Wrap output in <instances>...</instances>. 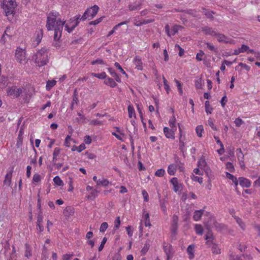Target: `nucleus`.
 <instances>
[{"label": "nucleus", "mask_w": 260, "mask_h": 260, "mask_svg": "<svg viewBox=\"0 0 260 260\" xmlns=\"http://www.w3.org/2000/svg\"><path fill=\"white\" fill-rule=\"evenodd\" d=\"M108 71L116 82H121V79L120 76L116 73L114 70L111 68H108Z\"/></svg>", "instance_id": "obj_26"}, {"label": "nucleus", "mask_w": 260, "mask_h": 260, "mask_svg": "<svg viewBox=\"0 0 260 260\" xmlns=\"http://www.w3.org/2000/svg\"><path fill=\"white\" fill-rule=\"evenodd\" d=\"M72 102L74 103L76 105H77L79 103V100L78 98V94L77 93V89H75L74 94L73 95V101Z\"/></svg>", "instance_id": "obj_55"}, {"label": "nucleus", "mask_w": 260, "mask_h": 260, "mask_svg": "<svg viewBox=\"0 0 260 260\" xmlns=\"http://www.w3.org/2000/svg\"><path fill=\"white\" fill-rule=\"evenodd\" d=\"M89 123L92 125H101L103 124V122L98 119H93L90 121Z\"/></svg>", "instance_id": "obj_57"}, {"label": "nucleus", "mask_w": 260, "mask_h": 260, "mask_svg": "<svg viewBox=\"0 0 260 260\" xmlns=\"http://www.w3.org/2000/svg\"><path fill=\"white\" fill-rule=\"evenodd\" d=\"M72 140L71 136L68 135L64 140V146L66 147H70L71 145V141Z\"/></svg>", "instance_id": "obj_48"}, {"label": "nucleus", "mask_w": 260, "mask_h": 260, "mask_svg": "<svg viewBox=\"0 0 260 260\" xmlns=\"http://www.w3.org/2000/svg\"><path fill=\"white\" fill-rule=\"evenodd\" d=\"M202 31L207 35H210L215 37L216 35V31L215 29L208 26H205L202 28Z\"/></svg>", "instance_id": "obj_20"}, {"label": "nucleus", "mask_w": 260, "mask_h": 260, "mask_svg": "<svg viewBox=\"0 0 260 260\" xmlns=\"http://www.w3.org/2000/svg\"><path fill=\"white\" fill-rule=\"evenodd\" d=\"M108 224L107 222H104L101 224V225L100 226V231L102 233H104L106 231V230H107V229L108 228Z\"/></svg>", "instance_id": "obj_51"}, {"label": "nucleus", "mask_w": 260, "mask_h": 260, "mask_svg": "<svg viewBox=\"0 0 260 260\" xmlns=\"http://www.w3.org/2000/svg\"><path fill=\"white\" fill-rule=\"evenodd\" d=\"M203 10L204 14L208 18L211 19V20L213 19L214 17L213 15L214 14V13L213 11H209L205 8H203Z\"/></svg>", "instance_id": "obj_35"}, {"label": "nucleus", "mask_w": 260, "mask_h": 260, "mask_svg": "<svg viewBox=\"0 0 260 260\" xmlns=\"http://www.w3.org/2000/svg\"><path fill=\"white\" fill-rule=\"evenodd\" d=\"M226 177L230 180H231L234 183L236 187H237L238 185V181L237 178L234 176L233 175L230 174L229 172L226 173Z\"/></svg>", "instance_id": "obj_33"}, {"label": "nucleus", "mask_w": 260, "mask_h": 260, "mask_svg": "<svg viewBox=\"0 0 260 260\" xmlns=\"http://www.w3.org/2000/svg\"><path fill=\"white\" fill-rule=\"evenodd\" d=\"M127 111H128V117L129 118H134L135 119H136L137 117H136L135 110V109H134L133 106L132 104H129L128 106Z\"/></svg>", "instance_id": "obj_23"}, {"label": "nucleus", "mask_w": 260, "mask_h": 260, "mask_svg": "<svg viewBox=\"0 0 260 260\" xmlns=\"http://www.w3.org/2000/svg\"><path fill=\"white\" fill-rule=\"evenodd\" d=\"M43 37V31L39 30L35 34V37L32 41V45L34 47H37L41 42Z\"/></svg>", "instance_id": "obj_14"}, {"label": "nucleus", "mask_w": 260, "mask_h": 260, "mask_svg": "<svg viewBox=\"0 0 260 260\" xmlns=\"http://www.w3.org/2000/svg\"><path fill=\"white\" fill-rule=\"evenodd\" d=\"M163 132L165 137L168 139L174 140L175 139V132L176 131L168 127L165 126L164 127Z\"/></svg>", "instance_id": "obj_13"}, {"label": "nucleus", "mask_w": 260, "mask_h": 260, "mask_svg": "<svg viewBox=\"0 0 260 260\" xmlns=\"http://www.w3.org/2000/svg\"><path fill=\"white\" fill-rule=\"evenodd\" d=\"M75 213V209L72 206L67 207L63 211V214L67 219L73 216Z\"/></svg>", "instance_id": "obj_18"}, {"label": "nucleus", "mask_w": 260, "mask_h": 260, "mask_svg": "<svg viewBox=\"0 0 260 260\" xmlns=\"http://www.w3.org/2000/svg\"><path fill=\"white\" fill-rule=\"evenodd\" d=\"M238 181V184L242 187L249 188L251 185V181L244 177H239Z\"/></svg>", "instance_id": "obj_17"}, {"label": "nucleus", "mask_w": 260, "mask_h": 260, "mask_svg": "<svg viewBox=\"0 0 260 260\" xmlns=\"http://www.w3.org/2000/svg\"><path fill=\"white\" fill-rule=\"evenodd\" d=\"M178 219V215L175 214L173 215L170 227L172 236H175L177 234Z\"/></svg>", "instance_id": "obj_9"}, {"label": "nucleus", "mask_w": 260, "mask_h": 260, "mask_svg": "<svg viewBox=\"0 0 260 260\" xmlns=\"http://www.w3.org/2000/svg\"><path fill=\"white\" fill-rule=\"evenodd\" d=\"M99 191L96 189H93L90 191V194L87 197L89 199H94L98 196Z\"/></svg>", "instance_id": "obj_43"}, {"label": "nucleus", "mask_w": 260, "mask_h": 260, "mask_svg": "<svg viewBox=\"0 0 260 260\" xmlns=\"http://www.w3.org/2000/svg\"><path fill=\"white\" fill-rule=\"evenodd\" d=\"M53 180L55 185L59 186L63 185V182L59 176H55Z\"/></svg>", "instance_id": "obj_42"}, {"label": "nucleus", "mask_w": 260, "mask_h": 260, "mask_svg": "<svg viewBox=\"0 0 260 260\" xmlns=\"http://www.w3.org/2000/svg\"><path fill=\"white\" fill-rule=\"evenodd\" d=\"M206 45L207 48L211 51H214L215 52H217V48H216L212 43L207 42L206 43Z\"/></svg>", "instance_id": "obj_56"}, {"label": "nucleus", "mask_w": 260, "mask_h": 260, "mask_svg": "<svg viewBox=\"0 0 260 260\" xmlns=\"http://www.w3.org/2000/svg\"><path fill=\"white\" fill-rule=\"evenodd\" d=\"M25 256L27 258L30 257L32 255L31 254V249L29 245L28 244L26 243L25 245Z\"/></svg>", "instance_id": "obj_38"}, {"label": "nucleus", "mask_w": 260, "mask_h": 260, "mask_svg": "<svg viewBox=\"0 0 260 260\" xmlns=\"http://www.w3.org/2000/svg\"><path fill=\"white\" fill-rule=\"evenodd\" d=\"M95 64H106V62L101 58H97L95 60H93L91 61V64L94 65Z\"/></svg>", "instance_id": "obj_54"}, {"label": "nucleus", "mask_w": 260, "mask_h": 260, "mask_svg": "<svg viewBox=\"0 0 260 260\" xmlns=\"http://www.w3.org/2000/svg\"><path fill=\"white\" fill-rule=\"evenodd\" d=\"M210 247L211 248L212 252L213 253L215 254H219L221 253V250L217 244H213V245Z\"/></svg>", "instance_id": "obj_34"}, {"label": "nucleus", "mask_w": 260, "mask_h": 260, "mask_svg": "<svg viewBox=\"0 0 260 260\" xmlns=\"http://www.w3.org/2000/svg\"><path fill=\"white\" fill-rule=\"evenodd\" d=\"M178 127L179 131V149L182 151L183 152L185 150V141L186 140L185 135L183 134L182 129L180 127V123H178Z\"/></svg>", "instance_id": "obj_11"}, {"label": "nucleus", "mask_w": 260, "mask_h": 260, "mask_svg": "<svg viewBox=\"0 0 260 260\" xmlns=\"http://www.w3.org/2000/svg\"><path fill=\"white\" fill-rule=\"evenodd\" d=\"M234 218L235 219V220H236V222H237V223L241 227V228L242 230H245V224L243 222L242 220L240 218H239V217H238L237 216H235Z\"/></svg>", "instance_id": "obj_45"}, {"label": "nucleus", "mask_w": 260, "mask_h": 260, "mask_svg": "<svg viewBox=\"0 0 260 260\" xmlns=\"http://www.w3.org/2000/svg\"><path fill=\"white\" fill-rule=\"evenodd\" d=\"M198 11L195 10H188L186 11V13L188 15H190L193 17H197L198 16Z\"/></svg>", "instance_id": "obj_60"}, {"label": "nucleus", "mask_w": 260, "mask_h": 260, "mask_svg": "<svg viewBox=\"0 0 260 260\" xmlns=\"http://www.w3.org/2000/svg\"><path fill=\"white\" fill-rule=\"evenodd\" d=\"M203 131H204V128H203V125H199L196 127V132L197 133V136L201 138L202 137V133L203 132Z\"/></svg>", "instance_id": "obj_41"}, {"label": "nucleus", "mask_w": 260, "mask_h": 260, "mask_svg": "<svg viewBox=\"0 0 260 260\" xmlns=\"http://www.w3.org/2000/svg\"><path fill=\"white\" fill-rule=\"evenodd\" d=\"M166 171L163 169H158L155 173V175L158 177H161L164 176Z\"/></svg>", "instance_id": "obj_49"}, {"label": "nucleus", "mask_w": 260, "mask_h": 260, "mask_svg": "<svg viewBox=\"0 0 260 260\" xmlns=\"http://www.w3.org/2000/svg\"><path fill=\"white\" fill-rule=\"evenodd\" d=\"M109 181L107 179L103 178L102 179H99L97 181V185H102L103 186H107L109 185Z\"/></svg>", "instance_id": "obj_39"}, {"label": "nucleus", "mask_w": 260, "mask_h": 260, "mask_svg": "<svg viewBox=\"0 0 260 260\" xmlns=\"http://www.w3.org/2000/svg\"><path fill=\"white\" fill-rule=\"evenodd\" d=\"M80 18V16L78 15L76 16L74 18L70 19L65 25L66 30L69 33L71 32L79 24Z\"/></svg>", "instance_id": "obj_5"}, {"label": "nucleus", "mask_w": 260, "mask_h": 260, "mask_svg": "<svg viewBox=\"0 0 260 260\" xmlns=\"http://www.w3.org/2000/svg\"><path fill=\"white\" fill-rule=\"evenodd\" d=\"M32 59L37 67L45 66L49 62V50L46 47L38 50L33 55Z\"/></svg>", "instance_id": "obj_2"}, {"label": "nucleus", "mask_w": 260, "mask_h": 260, "mask_svg": "<svg viewBox=\"0 0 260 260\" xmlns=\"http://www.w3.org/2000/svg\"><path fill=\"white\" fill-rule=\"evenodd\" d=\"M150 245L148 243H146L144 246L141 250V253L142 255H144L149 250Z\"/></svg>", "instance_id": "obj_47"}, {"label": "nucleus", "mask_w": 260, "mask_h": 260, "mask_svg": "<svg viewBox=\"0 0 260 260\" xmlns=\"http://www.w3.org/2000/svg\"><path fill=\"white\" fill-rule=\"evenodd\" d=\"M187 252L188 255V257L190 259H192L194 257V245H190L187 248Z\"/></svg>", "instance_id": "obj_29"}, {"label": "nucleus", "mask_w": 260, "mask_h": 260, "mask_svg": "<svg viewBox=\"0 0 260 260\" xmlns=\"http://www.w3.org/2000/svg\"><path fill=\"white\" fill-rule=\"evenodd\" d=\"M60 14L55 11H52L48 13L47 17L46 27L48 31L54 30V39L59 40L65 24V21H62L59 18Z\"/></svg>", "instance_id": "obj_1"}, {"label": "nucleus", "mask_w": 260, "mask_h": 260, "mask_svg": "<svg viewBox=\"0 0 260 260\" xmlns=\"http://www.w3.org/2000/svg\"><path fill=\"white\" fill-rule=\"evenodd\" d=\"M1 6L6 15L8 16L15 13L17 4L15 0H2Z\"/></svg>", "instance_id": "obj_3"}, {"label": "nucleus", "mask_w": 260, "mask_h": 260, "mask_svg": "<svg viewBox=\"0 0 260 260\" xmlns=\"http://www.w3.org/2000/svg\"><path fill=\"white\" fill-rule=\"evenodd\" d=\"M205 53L203 51L200 50V51L197 54L196 58L198 61H202L203 58V56L204 55Z\"/></svg>", "instance_id": "obj_53"}, {"label": "nucleus", "mask_w": 260, "mask_h": 260, "mask_svg": "<svg viewBox=\"0 0 260 260\" xmlns=\"http://www.w3.org/2000/svg\"><path fill=\"white\" fill-rule=\"evenodd\" d=\"M56 81L54 80H49L46 83V89L47 90H50L52 87L55 85Z\"/></svg>", "instance_id": "obj_36"}, {"label": "nucleus", "mask_w": 260, "mask_h": 260, "mask_svg": "<svg viewBox=\"0 0 260 260\" xmlns=\"http://www.w3.org/2000/svg\"><path fill=\"white\" fill-rule=\"evenodd\" d=\"M135 65V69L138 70L142 71L143 69V62L141 57L139 55H136L133 59V61Z\"/></svg>", "instance_id": "obj_15"}, {"label": "nucleus", "mask_w": 260, "mask_h": 260, "mask_svg": "<svg viewBox=\"0 0 260 260\" xmlns=\"http://www.w3.org/2000/svg\"><path fill=\"white\" fill-rule=\"evenodd\" d=\"M107 241V238L104 237L103 239V240L101 243V244H100V246L99 247V251H101L103 249L105 244L106 243Z\"/></svg>", "instance_id": "obj_62"}, {"label": "nucleus", "mask_w": 260, "mask_h": 260, "mask_svg": "<svg viewBox=\"0 0 260 260\" xmlns=\"http://www.w3.org/2000/svg\"><path fill=\"white\" fill-rule=\"evenodd\" d=\"M121 256L119 252L115 253L112 256L111 260H121Z\"/></svg>", "instance_id": "obj_64"}, {"label": "nucleus", "mask_w": 260, "mask_h": 260, "mask_svg": "<svg viewBox=\"0 0 260 260\" xmlns=\"http://www.w3.org/2000/svg\"><path fill=\"white\" fill-rule=\"evenodd\" d=\"M104 83L112 88H114L117 85L116 82L110 77H106L104 81Z\"/></svg>", "instance_id": "obj_24"}, {"label": "nucleus", "mask_w": 260, "mask_h": 260, "mask_svg": "<svg viewBox=\"0 0 260 260\" xmlns=\"http://www.w3.org/2000/svg\"><path fill=\"white\" fill-rule=\"evenodd\" d=\"M204 210L203 209L200 210H196L194 212L193 219L194 221H199L201 219L202 215H203Z\"/></svg>", "instance_id": "obj_25"}, {"label": "nucleus", "mask_w": 260, "mask_h": 260, "mask_svg": "<svg viewBox=\"0 0 260 260\" xmlns=\"http://www.w3.org/2000/svg\"><path fill=\"white\" fill-rule=\"evenodd\" d=\"M208 124L213 129L216 130V127L215 126L214 120L212 118H210L208 120Z\"/></svg>", "instance_id": "obj_63"}, {"label": "nucleus", "mask_w": 260, "mask_h": 260, "mask_svg": "<svg viewBox=\"0 0 260 260\" xmlns=\"http://www.w3.org/2000/svg\"><path fill=\"white\" fill-rule=\"evenodd\" d=\"M198 167L202 170H203L207 176L210 178L212 177V171L209 167L208 166L205 158L204 156L201 157L198 161Z\"/></svg>", "instance_id": "obj_6"}, {"label": "nucleus", "mask_w": 260, "mask_h": 260, "mask_svg": "<svg viewBox=\"0 0 260 260\" xmlns=\"http://www.w3.org/2000/svg\"><path fill=\"white\" fill-rule=\"evenodd\" d=\"M13 30V28L12 27H10V26L7 27L4 34L2 37L1 40L3 41H5V39L6 36L9 37L12 36Z\"/></svg>", "instance_id": "obj_30"}, {"label": "nucleus", "mask_w": 260, "mask_h": 260, "mask_svg": "<svg viewBox=\"0 0 260 260\" xmlns=\"http://www.w3.org/2000/svg\"><path fill=\"white\" fill-rule=\"evenodd\" d=\"M171 183L173 186V190L175 192H177L179 190L180 188V184H179L177 178L174 177L171 179Z\"/></svg>", "instance_id": "obj_22"}, {"label": "nucleus", "mask_w": 260, "mask_h": 260, "mask_svg": "<svg viewBox=\"0 0 260 260\" xmlns=\"http://www.w3.org/2000/svg\"><path fill=\"white\" fill-rule=\"evenodd\" d=\"M205 111L207 113L211 114L213 111V108L210 105V102L206 101L205 103Z\"/></svg>", "instance_id": "obj_44"}, {"label": "nucleus", "mask_w": 260, "mask_h": 260, "mask_svg": "<svg viewBox=\"0 0 260 260\" xmlns=\"http://www.w3.org/2000/svg\"><path fill=\"white\" fill-rule=\"evenodd\" d=\"M164 250L167 256L168 259L170 258L172 253V245L169 244L165 245L164 246Z\"/></svg>", "instance_id": "obj_32"}, {"label": "nucleus", "mask_w": 260, "mask_h": 260, "mask_svg": "<svg viewBox=\"0 0 260 260\" xmlns=\"http://www.w3.org/2000/svg\"><path fill=\"white\" fill-rule=\"evenodd\" d=\"M13 172V170L12 169L6 175L5 180L4 181V183L5 185L9 186L11 184Z\"/></svg>", "instance_id": "obj_27"}, {"label": "nucleus", "mask_w": 260, "mask_h": 260, "mask_svg": "<svg viewBox=\"0 0 260 260\" xmlns=\"http://www.w3.org/2000/svg\"><path fill=\"white\" fill-rule=\"evenodd\" d=\"M205 239L206 240V244L210 247L212 246L213 244H216L213 242L214 236L211 232H208L205 236Z\"/></svg>", "instance_id": "obj_19"}, {"label": "nucleus", "mask_w": 260, "mask_h": 260, "mask_svg": "<svg viewBox=\"0 0 260 260\" xmlns=\"http://www.w3.org/2000/svg\"><path fill=\"white\" fill-rule=\"evenodd\" d=\"M162 79H163V82H164V88L166 90L167 93L168 94H169L171 89H170V86L168 84V82L167 80V79L165 78L164 76L162 77Z\"/></svg>", "instance_id": "obj_46"}, {"label": "nucleus", "mask_w": 260, "mask_h": 260, "mask_svg": "<svg viewBox=\"0 0 260 260\" xmlns=\"http://www.w3.org/2000/svg\"><path fill=\"white\" fill-rule=\"evenodd\" d=\"M140 4H137L134 5H129V10L130 11H134L136 10H139L141 9V6Z\"/></svg>", "instance_id": "obj_52"}, {"label": "nucleus", "mask_w": 260, "mask_h": 260, "mask_svg": "<svg viewBox=\"0 0 260 260\" xmlns=\"http://www.w3.org/2000/svg\"><path fill=\"white\" fill-rule=\"evenodd\" d=\"M220 43L233 44L234 41L225 36L224 35L216 32L215 36Z\"/></svg>", "instance_id": "obj_12"}, {"label": "nucleus", "mask_w": 260, "mask_h": 260, "mask_svg": "<svg viewBox=\"0 0 260 260\" xmlns=\"http://www.w3.org/2000/svg\"><path fill=\"white\" fill-rule=\"evenodd\" d=\"M184 27L179 25H174L172 28L170 29V27L169 24H167L165 26V31L167 33V35L169 37H171L172 36H174L176 34H177L179 30L183 29Z\"/></svg>", "instance_id": "obj_8"}, {"label": "nucleus", "mask_w": 260, "mask_h": 260, "mask_svg": "<svg viewBox=\"0 0 260 260\" xmlns=\"http://www.w3.org/2000/svg\"><path fill=\"white\" fill-rule=\"evenodd\" d=\"M194 84L197 89H201L202 88V79L200 78L196 80Z\"/></svg>", "instance_id": "obj_61"}, {"label": "nucleus", "mask_w": 260, "mask_h": 260, "mask_svg": "<svg viewBox=\"0 0 260 260\" xmlns=\"http://www.w3.org/2000/svg\"><path fill=\"white\" fill-rule=\"evenodd\" d=\"M174 82L176 84L179 94L181 95H182L183 94V89L182 88V85H181V83L177 79H175Z\"/></svg>", "instance_id": "obj_50"}, {"label": "nucleus", "mask_w": 260, "mask_h": 260, "mask_svg": "<svg viewBox=\"0 0 260 260\" xmlns=\"http://www.w3.org/2000/svg\"><path fill=\"white\" fill-rule=\"evenodd\" d=\"M99 10V7L97 5H94L88 8L81 17L80 20L84 21L86 19L89 20L92 19L96 15Z\"/></svg>", "instance_id": "obj_4"}, {"label": "nucleus", "mask_w": 260, "mask_h": 260, "mask_svg": "<svg viewBox=\"0 0 260 260\" xmlns=\"http://www.w3.org/2000/svg\"><path fill=\"white\" fill-rule=\"evenodd\" d=\"M91 75L92 76L96 77L100 79H105L107 77V75H106V73L104 72H102L100 74L92 73H91Z\"/></svg>", "instance_id": "obj_40"}, {"label": "nucleus", "mask_w": 260, "mask_h": 260, "mask_svg": "<svg viewBox=\"0 0 260 260\" xmlns=\"http://www.w3.org/2000/svg\"><path fill=\"white\" fill-rule=\"evenodd\" d=\"M15 58L16 60L21 63H23V62H26V58L25 50L20 47L17 48L15 52Z\"/></svg>", "instance_id": "obj_7"}, {"label": "nucleus", "mask_w": 260, "mask_h": 260, "mask_svg": "<svg viewBox=\"0 0 260 260\" xmlns=\"http://www.w3.org/2000/svg\"><path fill=\"white\" fill-rule=\"evenodd\" d=\"M177 169V165L172 164L168 167V173L170 175H174Z\"/></svg>", "instance_id": "obj_28"}, {"label": "nucleus", "mask_w": 260, "mask_h": 260, "mask_svg": "<svg viewBox=\"0 0 260 260\" xmlns=\"http://www.w3.org/2000/svg\"><path fill=\"white\" fill-rule=\"evenodd\" d=\"M194 230L198 235H202L203 233V228L201 224H196L194 225Z\"/></svg>", "instance_id": "obj_37"}, {"label": "nucleus", "mask_w": 260, "mask_h": 260, "mask_svg": "<svg viewBox=\"0 0 260 260\" xmlns=\"http://www.w3.org/2000/svg\"><path fill=\"white\" fill-rule=\"evenodd\" d=\"M144 223L145 226L150 227L151 226V224L150 221L149 214L148 213L146 212L145 210H144V212L142 215V220H141L140 223Z\"/></svg>", "instance_id": "obj_16"}, {"label": "nucleus", "mask_w": 260, "mask_h": 260, "mask_svg": "<svg viewBox=\"0 0 260 260\" xmlns=\"http://www.w3.org/2000/svg\"><path fill=\"white\" fill-rule=\"evenodd\" d=\"M41 181V176L39 174H34L32 178V183H38Z\"/></svg>", "instance_id": "obj_59"}, {"label": "nucleus", "mask_w": 260, "mask_h": 260, "mask_svg": "<svg viewBox=\"0 0 260 260\" xmlns=\"http://www.w3.org/2000/svg\"><path fill=\"white\" fill-rule=\"evenodd\" d=\"M178 123H177L176 117L173 115L169 120V125L170 126L169 128L176 131L177 129V125L178 126Z\"/></svg>", "instance_id": "obj_21"}, {"label": "nucleus", "mask_w": 260, "mask_h": 260, "mask_svg": "<svg viewBox=\"0 0 260 260\" xmlns=\"http://www.w3.org/2000/svg\"><path fill=\"white\" fill-rule=\"evenodd\" d=\"M6 90L8 95L13 98L18 97L22 93V89L20 88H17L15 86L8 87Z\"/></svg>", "instance_id": "obj_10"}, {"label": "nucleus", "mask_w": 260, "mask_h": 260, "mask_svg": "<svg viewBox=\"0 0 260 260\" xmlns=\"http://www.w3.org/2000/svg\"><path fill=\"white\" fill-rule=\"evenodd\" d=\"M114 66H115V67L116 68H117L120 71V72L121 73V74H122L123 75H125L126 76H127V74H126V72L122 68L121 66L120 65V64L118 62H116L114 63Z\"/></svg>", "instance_id": "obj_58"}, {"label": "nucleus", "mask_w": 260, "mask_h": 260, "mask_svg": "<svg viewBox=\"0 0 260 260\" xmlns=\"http://www.w3.org/2000/svg\"><path fill=\"white\" fill-rule=\"evenodd\" d=\"M128 22H129V21H125L123 22H121L118 23V24L116 25L115 26L113 27L112 29L109 32V33L107 35V37H110L111 35H112L119 27H120V26H121L122 25L127 24Z\"/></svg>", "instance_id": "obj_31"}]
</instances>
